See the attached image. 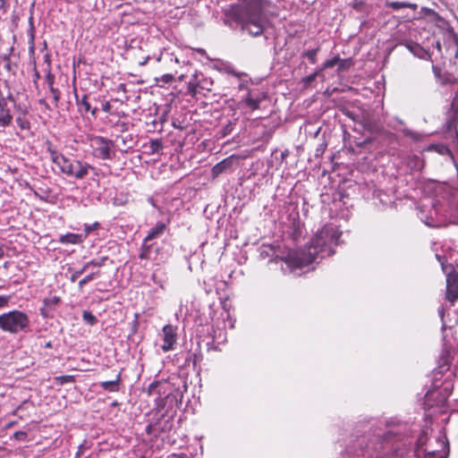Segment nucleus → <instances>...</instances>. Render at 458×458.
<instances>
[{"mask_svg": "<svg viewBox=\"0 0 458 458\" xmlns=\"http://www.w3.org/2000/svg\"><path fill=\"white\" fill-rule=\"evenodd\" d=\"M406 425L384 422L372 424L368 434L359 437L347 454L353 458H394L403 456L412 441L405 433Z\"/></svg>", "mask_w": 458, "mask_h": 458, "instance_id": "f257e3e1", "label": "nucleus"}, {"mask_svg": "<svg viewBox=\"0 0 458 458\" xmlns=\"http://www.w3.org/2000/svg\"><path fill=\"white\" fill-rule=\"evenodd\" d=\"M341 233L334 225H325L302 250L290 253L285 259L287 266L293 269L301 268L335 253L333 246L337 245Z\"/></svg>", "mask_w": 458, "mask_h": 458, "instance_id": "f03ea898", "label": "nucleus"}, {"mask_svg": "<svg viewBox=\"0 0 458 458\" xmlns=\"http://www.w3.org/2000/svg\"><path fill=\"white\" fill-rule=\"evenodd\" d=\"M46 146L51 161L60 169L61 173L67 177L75 180H83L89 175L90 172L96 171L94 166L85 161L65 157L64 154L57 151L50 141H47Z\"/></svg>", "mask_w": 458, "mask_h": 458, "instance_id": "7ed1b4c3", "label": "nucleus"}, {"mask_svg": "<svg viewBox=\"0 0 458 458\" xmlns=\"http://www.w3.org/2000/svg\"><path fill=\"white\" fill-rule=\"evenodd\" d=\"M30 327L29 316L21 310H13L0 315V329L10 334L26 331Z\"/></svg>", "mask_w": 458, "mask_h": 458, "instance_id": "20e7f679", "label": "nucleus"}, {"mask_svg": "<svg viewBox=\"0 0 458 458\" xmlns=\"http://www.w3.org/2000/svg\"><path fill=\"white\" fill-rule=\"evenodd\" d=\"M240 4L232 5L226 13L230 19H242L246 14L263 13L264 10L269 6V0H239Z\"/></svg>", "mask_w": 458, "mask_h": 458, "instance_id": "39448f33", "label": "nucleus"}, {"mask_svg": "<svg viewBox=\"0 0 458 458\" xmlns=\"http://www.w3.org/2000/svg\"><path fill=\"white\" fill-rule=\"evenodd\" d=\"M436 259L446 276V298L449 301L454 302L458 300V275L454 272L452 265L446 264L447 259L445 256L437 253Z\"/></svg>", "mask_w": 458, "mask_h": 458, "instance_id": "423d86ee", "label": "nucleus"}, {"mask_svg": "<svg viewBox=\"0 0 458 458\" xmlns=\"http://www.w3.org/2000/svg\"><path fill=\"white\" fill-rule=\"evenodd\" d=\"M236 23L242 25L244 30L252 36H259L264 30V15L259 14H246L242 19H232Z\"/></svg>", "mask_w": 458, "mask_h": 458, "instance_id": "0eeeda50", "label": "nucleus"}, {"mask_svg": "<svg viewBox=\"0 0 458 458\" xmlns=\"http://www.w3.org/2000/svg\"><path fill=\"white\" fill-rule=\"evenodd\" d=\"M92 154L101 160L112 158L114 154V142L104 137L96 136L91 140Z\"/></svg>", "mask_w": 458, "mask_h": 458, "instance_id": "6e6552de", "label": "nucleus"}, {"mask_svg": "<svg viewBox=\"0 0 458 458\" xmlns=\"http://www.w3.org/2000/svg\"><path fill=\"white\" fill-rule=\"evenodd\" d=\"M425 441L426 437L423 435L418 439V453L422 452L424 458H446L447 446L444 441L436 439L441 448L440 450L430 449L428 445H426V447L423 448V445H426Z\"/></svg>", "mask_w": 458, "mask_h": 458, "instance_id": "1a4fd4ad", "label": "nucleus"}, {"mask_svg": "<svg viewBox=\"0 0 458 458\" xmlns=\"http://www.w3.org/2000/svg\"><path fill=\"white\" fill-rule=\"evenodd\" d=\"M267 98V94L265 91L259 90H247L246 96L242 98V103L251 110L260 108L261 103Z\"/></svg>", "mask_w": 458, "mask_h": 458, "instance_id": "9d476101", "label": "nucleus"}, {"mask_svg": "<svg viewBox=\"0 0 458 458\" xmlns=\"http://www.w3.org/2000/svg\"><path fill=\"white\" fill-rule=\"evenodd\" d=\"M163 341L161 348L164 352H169L174 349V344L176 342L175 328L171 325H165L163 327Z\"/></svg>", "mask_w": 458, "mask_h": 458, "instance_id": "9b49d317", "label": "nucleus"}, {"mask_svg": "<svg viewBox=\"0 0 458 458\" xmlns=\"http://www.w3.org/2000/svg\"><path fill=\"white\" fill-rule=\"evenodd\" d=\"M236 160V157L232 155L221 162L215 165L211 169V175L213 178L218 177L221 174L230 171L233 167L234 161Z\"/></svg>", "mask_w": 458, "mask_h": 458, "instance_id": "f8f14e48", "label": "nucleus"}, {"mask_svg": "<svg viewBox=\"0 0 458 458\" xmlns=\"http://www.w3.org/2000/svg\"><path fill=\"white\" fill-rule=\"evenodd\" d=\"M13 115L7 106L6 98L4 97L0 98V126L7 127L12 123Z\"/></svg>", "mask_w": 458, "mask_h": 458, "instance_id": "ddd939ff", "label": "nucleus"}, {"mask_svg": "<svg viewBox=\"0 0 458 458\" xmlns=\"http://www.w3.org/2000/svg\"><path fill=\"white\" fill-rule=\"evenodd\" d=\"M75 98L78 109L81 113H90L94 117L97 116L98 109L96 107H91V105L89 101V96L87 94H84L81 98H80L75 92Z\"/></svg>", "mask_w": 458, "mask_h": 458, "instance_id": "4468645a", "label": "nucleus"}, {"mask_svg": "<svg viewBox=\"0 0 458 458\" xmlns=\"http://www.w3.org/2000/svg\"><path fill=\"white\" fill-rule=\"evenodd\" d=\"M85 241V234L81 233H66L59 236L58 242L63 244H80Z\"/></svg>", "mask_w": 458, "mask_h": 458, "instance_id": "2eb2a0df", "label": "nucleus"}, {"mask_svg": "<svg viewBox=\"0 0 458 458\" xmlns=\"http://www.w3.org/2000/svg\"><path fill=\"white\" fill-rule=\"evenodd\" d=\"M121 373L117 374L114 380L110 381H102L99 383V386L105 391L110 393H116L120 390V383H121Z\"/></svg>", "mask_w": 458, "mask_h": 458, "instance_id": "dca6fc26", "label": "nucleus"}, {"mask_svg": "<svg viewBox=\"0 0 458 458\" xmlns=\"http://www.w3.org/2000/svg\"><path fill=\"white\" fill-rule=\"evenodd\" d=\"M166 229V225L164 223H157L154 228H152L148 235L145 237L144 242H148L153 239L161 236Z\"/></svg>", "mask_w": 458, "mask_h": 458, "instance_id": "f3484780", "label": "nucleus"}, {"mask_svg": "<svg viewBox=\"0 0 458 458\" xmlns=\"http://www.w3.org/2000/svg\"><path fill=\"white\" fill-rule=\"evenodd\" d=\"M386 5L394 11H398L402 8H410L413 11H416L418 8L417 4L409 3V2L392 1V2H386Z\"/></svg>", "mask_w": 458, "mask_h": 458, "instance_id": "a211bd4d", "label": "nucleus"}, {"mask_svg": "<svg viewBox=\"0 0 458 458\" xmlns=\"http://www.w3.org/2000/svg\"><path fill=\"white\" fill-rule=\"evenodd\" d=\"M318 50V47L315 49L306 50L301 54V56L308 58L311 64H315L317 62V55Z\"/></svg>", "mask_w": 458, "mask_h": 458, "instance_id": "6ab92c4d", "label": "nucleus"}, {"mask_svg": "<svg viewBox=\"0 0 458 458\" xmlns=\"http://www.w3.org/2000/svg\"><path fill=\"white\" fill-rule=\"evenodd\" d=\"M82 318L87 324L90 326L96 325L98 322V318H96V316H94L90 311L88 310H84L82 312Z\"/></svg>", "mask_w": 458, "mask_h": 458, "instance_id": "aec40b11", "label": "nucleus"}, {"mask_svg": "<svg viewBox=\"0 0 458 458\" xmlns=\"http://www.w3.org/2000/svg\"><path fill=\"white\" fill-rule=\"evenodd\" d=\"M47 81L50 85V91L51 93L53 94V98L55 102V104H57L59 102V99H60V93L58 91V89H55L52 84H53V76L49 73L47 75Z\"/></svg>", "mask_w": 458, "mask_h": 458, "instance_id": "412c9836", "label": "nucleus"}, {"mask_svg": "<svg viewBox=\"0 0 458 458\" xmlns=\"http://www.w3.org/2000/svg\"><path fill=\"white\" fill-rule=\"evenodd\" d=\"M107 260V257H103L100 259H92L85 263L86 267L89 269L91 267H103Z\"/></svg>", "mask_w": 458, "mask_h": 458, "instance_id": "4be33fe9", "label": "nucleus"}, {"mask_svg": "<svg viewBox=\"0 0 458 458\" xmlns=\"http://www.w3.org/2000/svg\"><path fill=\"white\" fill-rule=\"evenodd\" d=\"M338 62H340V57L338 55L334 56L333 58L327 60L319 69L323 72L325 69L335 66L338 64Z\"/></svg>", "mask_w": 458, "mask_h": 458, "instance_id": "5701e85b", "label": "nucleus"}, {"mask_svg": "<svg viewBox=\"0 0 458 458\" xmlns=\"http://www.w3.org/2000/svg\"><path fill=\"white\" fill-rule=\"evenodd\" d=\"M150 245H147V242H143V245L140 250V253L139 255L140 259H150Z\"/></svg>", "mask_w": 458, "mask_h": 458, "instance_id": "b1692460", "label": "nucleus"}, {"mask_svg": "<svg viewBox=\"0 0 458 458\" xmlns=\"http://www.w3.org/2000/svg\"><path fill=\"white\" fill-rule=\"evenodd\" d=\"M100 226V224L98 222H95L91 225L85 224L84 225V233L82 234H85V240L87 239L88 235L95 231L98 230Z\"/></svg>", "mask_w": 458, "mask_h": 458, "instance_id": "393cba45", "label": "nucleus"}, {"mask_svg": "<svg viewBox=\"0 0 458 458\" xmlns=\"http://www.w3.org/2000/svg\"><path fill=\"white\" fill-rule=\"evenodd\" d=\"M321 72H322L321 70L318 69L314 73L303 78L302 81H303L304 85L309 86L311 82H313L316 80V78L318 76H319L321 74Z\"/></svg>", "mask_w": 458, "mask_h": 458, "instance_id": "a878e982", "label": "nucleus"}, {"mask_svg": "<svg viewBox=\"0 0 458 458\" xmlns=\"http://www.w3.org/2000/svg\"><path fill=\"white\" fill-rule=\"evenodd\" d=\"M149 148L152 153H158L163 148V144L159 140H152Z\"/></svg>", "mask_w": 458, "mask_h": 458, "instance_id": "bb28decb", "label": "nucleus"}, {"mask_svg": "<svg viewBox=\"0 0 458 458\" xmlns=\"http://www.w3.org/2000/svg\"><path fill=\"white\" fill-rule=\"evenodd\" d=\"M432 70H433L435 77L437 80H439L442 84H446V83L451 82V81L448 78L442 79V77H441V70L438 67L433 65L432 66Z\"/></svg>", "mask_w": 458, "mask_h": 458, "instance_id": "cd10ccee", "label": "nucleus"}, {"mask_svg": "<svg viewBox=\"0 0 458 458\" xmlns=\"http://www.w3.org/2000/svg\"><path fill=\"white\" fill-rule=\"evenodd\" d=\"M97 273H91L88 276H86L85 277H83L81 280L79 281V289L80 290H82V288L84 287L85 284H87L88 283H89L90 281H92L95 276H96Z\"/></svg>", "mask_w": 458, "mask_h": 458, "instance_id": "c85d7f7f", "label": "nucleus"}, {"mask_svg": "<svg viewBox=\"0 0 458 458\" xmlns=\"http://www.w3.org/2000/svg\"><path fill=\"white\" fill-rule=\"evenodd\" d=\"M198 88H199V81H189L188 83V86H187V89H188V91L189 93L191 95V96H196L197 92H198Z\"/></svg>", "mask_w": 458, "mask_h": 458, "instance_id": "c756f323", "label": "nucleus"}, {"mask_svg": "<svg viewBox=\"0 0 458 458\" xmlns=\"http://www.w3.org/2000/svg\"><path fill=\"white\" fill-rule=\"evenodd\" d=\"M87 269L88 268L84 265L81 269L74 271L70 277L71 282L74 283Z\"/></svg>", "mask_w": 458, "mask_h": 458, "instance_id": "7c9ffc66", "label": "nucleus"}, {"mask_svg": "<svg viewBox=\"0 0 458 458\" xmlns=\"http://www.w3.org/2000/svg\"><path fill=\"white\" fill-rule=\"evenodd\" d=\"M338 71H345L347 70L351 65V61L348 59H341L340 62H338Z\"/></svg>", "mask_w": 458, "mask_h": 458, "instance_id": "2f4dec72", "label": "nucleus"}, {"mask_svg": "<svg viewBox=\"0 0 458 458\" xmlns=\"http://www.w3.org/2000/svg\"><path fill=\"white\" fill-rule=\"evenodd\" d=\"M61 384L72 383L74 382V377L72 375L60 376L56 377Z\"/></svg>", "mask_w": 458, "mask_h": 458, "instance_id": "473e14b6", "label": "nucleus"}, {"mask_svg": "<svg viewBox=\"0 0 458 458\" xmlns=\"http://www.w3.org/2000/svg\"><path fill=\"white\" fill-rule=\"evenodd\" d=\"M16 123L21 130L28 129L30 126V123L21 116L16 118Z\"/></svg>", "mask_w": 458, "mask_h": 458, "instance_id": "72a5a7b5", "label": "nucleus"}, {"mask_svg": "<svg viewBox=\"0 0 458 458\" xmlns=\"http://www.w3.org/2000/svg\"><path fill=\"white\" fill-rule=\"evenodd\" d=\"M233 131V123H228L225 126L223 127L221 131L222 137H226L227 135L231 134Z\"/></svg>", "mask_w": 458, "mask_h": 458, "instance_id": "f704fd0d", "label": "nucleus"}, {"mask_svg": "<svg viewBox=\"0 0 458 458\" xmlns=\"http://www.w3.org/2000/svg\"><path fill=\"white\" fill-rule=\"evenodd\" d=\"M11 300L9 295H0V309L6 307Z\"/></svg>", "mask_w": 458, "mask_h": 458, "instance_id": "c9c22d12", "label": "nucleus"}, {"mask_svg": "<svg viewBox=\"0 0 458 458\" xmlns=\"http://www.w3.org/2000/svg\"><path fill=\"white\" fill-rule=\"evenodd\" d=\"M13 437L17 440L25 441L27 439L28 435L25 431H16L13 434Z\"/></svg>", "mask_w": 458, "mask_h": 458, "instance_id": "e433bc0d", "label": "nucleus"}, {"mask_svg": "<svg viewBox=\"0 0 458 458\" xmlns=\"http://www.w3.org/2000/svg\"><path fill=\"white\" fill-rule=\"evenodd\" d=\"M199 88L200 89L210 90L208 86L212 84L211 81L203 80L202 81H199Z\"/></svg>", "mask_w": 458, "mask_h": 458, "instance_id": "4c0bfd02", "label": "nucleus"}, {"mask_svg": "<svg viewBox=\"0 0 458 458\" xmlns=\"http://www.w3.org/2000/svg\"><path fill=\"white\" fill-rule=\"evenodd\" d=\"M112 106L108 101H106L102 104V110L106 113H109L111 111Z\"/></svg>", "mask_w": 458, "mask_h": 458, "instance_id": "58836bf2", "label": "nucleus"}, {"mask_svg": "<svg viewBox=\"0 0 458 458\" xmlns=\"http://www.w3.org/2000/svg\"><path fill=\"white\" fill-rule=\"evenodd\" d=\"M162 81L165 83L172 82L174 81V76L172 74H164L162 76Z\"/></svg>", "mask_w": 458, "mask_h": 458, "instance_id": "ea45409f", "label": "nucleus"}, {"mask_svg": "<svg viewBox=\"0 0 458 458\" xmlns=\"http://www.w3.org/2000/svg\"><path fill=\"white\" fill-rule=\"evenodd\" d=\"M157 386H158V382H152V383L148 386V394H151L155 391V389L157 387Z\"/></svg>", "mask_w": 458, "mask_h": 458, "instance_id": "a19ab883", "label": "nucleus"}, {"mask_svg": "<svg viewBox=\"0 0 458 458\" xmlns=\"http://www.w3.org/2000/svg\"><path fill=\"white\" fill-rule=\"evenodd\" d=\"M169 458H189L185 454H173Z\"/></svg>", "mask_w": 458, "mask_h": 458, "instance_id": "79ce46f5", "label": "nucleus"}, {"mask_svg": "<svg viewBox=\"0 0 458 458\" xmlns=\"http://www.w3.org/2000/svg\"><path fill=\"white\" fill-rule=\"evenodd\" d=\"M238 89L240 90H242V89H247V85L244 81H241L238 85Z\"/></svg>", "mask_w": 458, "mask_h": 458, "instance_id": "37998d69", "label": "nucleus"}, {"mask_svg": "<svg viewBox=\"0 0 458 458\" xmlns=\"http://www.w3.org/2000/svg\"><path fill=\"white\" fill-rule=\"evenodd\" d=\"M6 2H7V0H0V9L5 8Z\"/></svg>", "mask_w": 458, "mask_h": 458, "instance_id": "c03bdc74", "label": "nucleus"}, {"mask_svg": "<svg viewBox=\"0 0 458 458\" xmlns=\"http://www.w3.org/2000/svg\"><path fill=\"white\" fill-rule=\"evenodd\" d=\"M82 451H83V445H81L79 446V450H78L77 454H76L77 458H79V456L82 453Z\"/></svg>", "mask_w": 458, "mask_h": 458, "instance_id": "a18cd8bd", "label": "nucleus"}, {"mask_svg": "<svg viewBox=\"0 0 458 458\" xmlns=\"http://www.w3.org/2000/svg\"><path fill=\"white\" fill-rule=\"evenodd\" d=\"M7 99H9V100H11V101L14 102V99H13V96H12L11 94L7 97L6 100H7Z\"/></svg>", "mask_w": 458, "mask_h": 458, "instance_id": "49530a36", "label": "nucleus"}, {"mask_svg": "<svg viewBox=\"0 0 458 458\" xmlns=\"http://www.w3.org/2000/svg\"><path fill=\"white\" fill-rule=\"evenodd\" d=\"M4 256V250L2 248H0V259L3 258Z\"/></svg>", "mask_w": 458, "mask_h": 458, "instance_id": "de8ad7c7", "label": "nucleus"}, {"mask_svg": "<svg viewBox=\"0 0 458 458\" xmlns=\"http://www.w3.org/2000/svg\"><path fill=\"white\" fill-rule=\"evenodd\" d=\"M198 51H199V53L204 52V50H203V49H199Z\"/></svg>", "mask_w": 458, "mask_h": 458, "instance_id": "09e8293b", "label": "nucleus"}]
</instances>
